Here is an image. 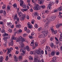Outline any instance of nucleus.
Wrapping results in <instances>:
<instances>
[{
  "label": "nucleus",
  "instance_id": "19",
  "mask_svg": "<svg viewBox=\"0 0 62 62\" xmlns=\"http://www.w3.org/2000/svg\"><path fill=\"white\" fill-rule=\"evenodd\" d=\"M21 26H22V25H21V24H20L16 25V27L17 28H21Z\"/></svg>",
  "mask_w": 62,
  "mask_h": 62
},
{
  "label": "nucleus",
  "instance_id": "23",
  "mask_svg": "<svg viewBox=\"0 0 62 62\" xmlns=\"http://www.w3.org/2000/svg\"><path fill=\"white\" fill-rule=\"evenodd\" d=\"M14 43V42L13 41V40H11V43H10V45L11 46H13V44Z\"/></svg>",
  "mask_w": 62,
  "mask_h": 62
},
{
  "label": "nucleus",
  "instance_id": "5",
  "mask_svg": "<svg viewBox=\"0 0 62 62\" xmlns=\"http://www.w3.org/2000/svg\"><path fill=\"white\" fill-rule=\"evenodd\" d=\"M17 21H19V20H20V18H18V16H17V15H16L15 16L13 20L14 21H15L16 20Z\"/></svg>",
  "mask_w": 62,
  "mask_h": 62
},
{
  "label": "nucleus",
  "instance_id": "24",
  "mask_svg": "<svg viewBox=\"0 0 62 62\" xmlns=\"http://www.w3.org/2000/svg\"><path fill=\"white\" fill-rule=\"evenodd\" d=\"M18 58L19 61H21V60H22V59L23 58V57L22 56H19Z\"/></svg>",
  "mask_w": 62,
  "mask_h": 62
},
{
  "label": "nucleus",
  "instance_id": "46",
  "mask_svg": "<svg viewBox=\"0 0 62 62\" xmlns=\"http://www.w3.org/2000/svg\"><path fill=\"white\" fill-rule=\"evenodd\" d=\"M22 7L23 8H26V5L25 4H24L23 5Z\"/></svg>",
  "mask_w": 62,
  "mask_h": 62
},
{
  "label": "nucleus",
  "instance_id": "28",
  "mask_svg": "<svg viewBox=\"0 0 62 62\" xmlns=\"http://www.w3.org/2000/svg\"><path fill=\"white\" fill-rule=\"evenodd\" d=\"M22 46L20 45L19 46V48H23V47L24 46V44H23V45H21Z\"/></svg>",
  "mask_w": 62,
  "mask_h": 62
},
{
  "label": "nucleus",
  "instance_id": "44",
  "mask_svg": "<svg viewBox=\"0 0 62 62\" xmlns=\"http://www.w3.org/2000/svg\"><path fill=\"white\" fill-rule=\"evenodd\" d=\"M50 45L52 48H53V47H54V44L53 43H51L50 44Z\"/></svg>",
  "mask_w": 62,
  "mask_h": 62
},
{
  "label": "nucleus",
  "instance_id": "17",
  "mask_svg": "<svg viewBox=\"0 0 62 62\" xmlns=\"http://www.w3.org/2000/svg\"><path fill=\"white\" fill-rule=\"evenodd\" d=\"M30 54H34V55H36V51H31L30 52Z\"/></svg>",
  "mask_w": 62,
  "mask_h": 62
},
{
  "label": "nucleus",
  "instance_id": "11",
  "mask_svg": "<svg viewBox=\"0 0 62 62\" xmlns=\"http://www.w3.org/2000/svg\"><path fill=\"white\" fill-rule=\"evenodd\" d=\"M41 14H42V17L43 18H46V15L45 14V13L44 12H42L41 13Z\"/></svg>",
  "mask_w": 62,
  "mask_h": 62
},
{
  "label": "nucleus",
  "instance_id": "39",
  "mask_svg": "<svg viewBox=\"0 0 62 62\" xmlns=\"http://www.w3.org/2000/svg\"><path fill=\"white\" fill-rule=\"evenodd\" d=\"M21 32H22V30L21 29L17 31L18 33V34H20V33H21Z\"/></svg>",
  "mask_w": 62,
  "mask_h": 62
},
{
  "label": "nucleus",
  "instance_id": "48",
  "mask_svg": "<svg viewBox=\"0 0 62 62\" xmlns=\"http://www.w3.org/2000/svg\"><path fill=\"white\" fill-rule=\"evenodd\" d=\"M26 32L27 33H29L30 32V30L28 29H27V30L26 31Z\"/></svg>",
  "mask_w": 62,
  "mask_h": 62
},
{
  "label": "nucleus",
  "instance_id": "34",
  "mask_svg": "<svg viewBox=\"0 0 62 62\" xmlns=\"http://www.w3.org/2000/svg\"><path fill=\"white\" fill-rule=\"evenodd\" d=\"M22 52V53H23H23H21V55H24V54H25V51H24V50H23V51Z\"/></svg>",
  "mask_w": 62,
  "mask_h": 62
},
{
  "label": "nucleus",
  "instance_id": "25",
  "mask_svg": "<svg viewBox=\"0 0 62 62\" xmlns=\"http://www.w3.org/2000/svg\"><path fill=\"white\" fill-rule=\"evenodd\" d=\"M21 10L23 12H24V11H27V9L26 8L25 9H21Z\"/></svg>",
  "mask_w": 62,
  "mask_h": 62
},
{
  "label": "nucleus",
  "instance_id": "26",
  "mask_svg": "<svg viewBox=\"0 0 62 62\" xmlns=\"http://www.w3.org/2000/svg\"><path fill=\"white\" fill-rule=\"evenodd\" d=\"M55 54H56V55H59V52L58 51H56L55 52Z\"/></svg>",
  "mask_w": 62,
  "mask_h": 62
},
{
  "label": "nucleus",
  "instance_id": "49",
  "mask_svg": "<svg viewBox=\"0 0 62 62\" xmlns=\"http://www.w3.org/2000/svg\"><path fill=\"white\" fill-rule=\"evenodd\" d=\"M10 8V6L9 5L7 7V9L8 10H9Z\"/></svg>",
  "mask_w": 62,
  "mask_h": 62
},
{
  "label": "nucleus",
  "instance_id": "9",
  "mask_svg": "<svg viewBox=\"0 0 62 62\" xmlns=\"http://www.w3.org/2000/svg\"><path fill=\"white\" fill-rule=\"evenodd\" d=\"M28 27H29L30 28H32V27L33 26L32 25H31V23L30 22H28L27 23Z\"/></svg>",
  "mask_w": 62,
  "mask_h": 62
},
{
  "label": "nucleus",
  "instance_id": "38",
  "mask_svg": "<svg viewBox=\"0 0 62 62\" xmlns=\"http://www.w3.org/2000/svg\"><path fill=\"white\" fill-rule=\"evenodd\" d=\"M51 30L52 33L54 34V29H53V28H52L51 29Z\"/></svg>",
  "mask_w": 62,
  "mask_h": 62
},
{
  "label": "nucleus",
  "instance_id": "41",
  "mask_svg": "<svg viewBox=\"0 0 62 62\" xmlns=\"http://www.w3.org/2000/svg\"><path fill=\"white\" fill-rule=\"evenodd\" d=\"M14 60L15 61H16V62H17V61H18V57H16V58L14 59Z\"/></svg>",
  "mask_w": 62,
  "mask_h": 62
},
{
  "label": "nucleus",
  "instance_id": "40",
  "mask_svg": "<svg viewBox=\"0 0 62 62\" xmlns=\"http://www.w3.org/2000/svg\"><path fill=\"white\" fill-rule=\"evenodd\" d=\"M34 27L35 28H38V25L37 24H35L34 25Z\"/></svg>",
  "mask_w": 62,
  "mask_h": 62
},
{
  "label": "nucleus",
  "instance_id": "36",
  "mask_svg": "<svg viewBox=\"0 0 62 62\" xmlns=\"http://www.w3.org/2000/svg\"><path fill=\"white\" fill-rule=\"evenodd\" d=\"M13 7H15H15L16 8H17V4H16V3H15L13 5Z\"/></svg>",
  "mask_w": 62,
  "mask_h": 62
},
{
  "label": "nucleus",
  "instance_id": "61",
  "mask_svg": "<svg viewBox=\"0 0 62 62\" xmlns=\"http://www.w3.org/2000/svg\"><path fill=\"white\" fill-rule=\"evenodd\" d=\"M23 36L24 37H25L27 36V34H23Z\"/></svg>",
  "mask_w": 62,
  "mask_h": 62
},
{
  "label": "nucleus",
  "instance_id": "1",
  "mask_svg": "<svg viewBox=\"0 0 62 62\" xmlns=\"http://www.w3.org/2000/svg\"><path fill=\"white\" fill-rule=\"evenodd\" d=\"M54 17H49L48 18H47V20L48 21H47L48 22H47L46 24H49V21H54Z\"/></svg>",
  "mask_w": 62,
  "mask_h": 62
},
{
  "label": "nucleus",
  "instance_id": "63",
  "mask_svg": "<svg viewBox=\"0 0 62 62\" xmlns=\"http://www.w3.org/2000/svg\"><path fill=\"white\" fill-rule=\"evenodd\" d=\"M8 31L10 33H11L12 32V30L11 29H9Z\"/></svg>",
  "mask_w": 62,
  "mask_h": 62
},
{
  "label": "nucleus",
  "instance_id": "43",
  "mask_svg": "<svg viewBox=\"0 0 62 62\" xmlns=\"http://www.w3.org/2000/svg\"><path fill=\"white\" fill-rule=\"evenodd\" d=\"M42 30V29L41 27H40L38 29V31H41Z\"/></svg>",
  "mask_w": 62,
  "mask_h": 62
},
{
  "label": "nucleus",
  "instance_id": "45",
  "mask_svg": "<svg viewBox=\"0 0 62 62\" xmlns=\"http://www.w3.org/2000/svg\"><path fill=\"white\" fill-rule=\"evenodd\" d=\"M53 40H54V38L53 37H51L50 38V40L52 41Z\"/></svg>",
  "mask_w": 62,
  "mask_h": 62
},
{
  "label": "nucleus",
  "instance_id": "12",
  "mask_svg": "<svg viewBox=\"0 0 62 62\" xmlns=\"http://www.w3.org/2000/svg\"><path fill=\"white\" fill-rule=\"evenodd\" d=\"M42 33L45 36H46L48 34V31L47 30H45L43 31Z\"/></svg>",
  "mask_w": 62,
  "mask_h": 62
},
{
  "label": "nucleus",
  "instance_id": "59",
  "mask_svg": "<svg viewBox=\"0 0 62 62\" xmlns=\"http://www.w3.org/2000/svg\"><path fill=\"white\" fill-rule=\"evenodd\" d=\"M5 8H6V6L5 5H4L2 7V8L3 9H4Z\"/></svg>",
  "mask_w": 62,
  "mask_h": 62
},
{
  "label": "nucleus",
  "instance_id": "33",
  "mask_svg": "<svg viewBox=\"0 0 62 62\" xmlns=\"http://www.w3.org/2000/svg\"><path fill=\"white\" fill-rule=\"evenodd\" d=\"M51 6L48 5V6L47 7V9H51Z\"/></svg>",
  "mask_w": 62,
  "mask_h": 62
},
{
  "label": "nucleus",
  "instance_id": "16",
  "mask_svg": "<svg viewBox=\"0 0 62 62\" xmlns=\"http://www.w3.org/2000/svg\"><path fill=\"white\" fill-rule=\"evenodd\" d=\"M34 40H31V43L30 44V45L31 46H33L34 45Z\"/></svg>",
  "mask_w": 62,
  "mask_h": 62
},
{
  "label": "nucleus",
  "instance_id": "22",
  "mask_svg": "<svg viewBox=\"0 0 62 62\" xmlns=\"http://www.w3.org/2000/svg\"><path fill=\"white\" fill-rule=\"evenodd\" d=\"M51 55L52 56L54 55V51H53L51 53Z\"/></svg>",
  "mask_w": 62,
  "mask_h": 62
},
{
  "label": "nucleus",
  "instance_id": "54",
  "mask_svg": "<svg viewBox=\"0 0 62 62\" xmlns=\"http://www.w3.org/2000/svg\"><path fill=\"white\" fill-rule=\"evenodd\" d=\"M37 17V19H38V20H40V18H41L39 16H38Z\"/></svg>",
  "mask_w": 62,
  "mask_h": 62
},
{
  "label": "nucleus",
  "instance_id": "13",
  "mask_svg": "<svg viewBox=\"0 0 62 62\" xmlns=\"http://www.w3.org/2000/svg\"><path fill=\"white\" fill-rule=\"evenodd\" d=\"M39 38H45V35L43 34H41L40 35L39 37Z\"/></svg>",
  "mask_w": 62,
  "mask_h": 62
},
{
  "label": "nucleus",
  "instance_id": "4",
  "mask_svg": "<svg viewBox=\"0 0 62 62\" xmlns=\"http://www.w3.org/2000/svg\"><path fill=\"white\" fill-rule=\"evenodd\" d=\"M25 41L24 38H22L21 39V40H20V41L19 42V44L20 45H23V44H24L23 43V41Z\"/></svg>",
  "mask_w": 62,
  "mask_h": 62
},
{
  "label": "nucleus",
  "instance_id": "3",
  "mask_svg": "<svg viewBox=\"0 0 62 62\" xmlns=\"http://www.w3.org/2000/svg\"><path fill=\"white\" fill-rule=\"evenodd\" d=\"M36 52V55L37 56H38L39 54H41V52H40V51L39 50H36L35 51ZM36 53L37 54H36Z\"/></svg>",
  "mask_w": 62,
  "mask_h": 62
},
{
  "label": "nucleus",
  "instance_id": "37",
  "mask_svg": "<svg viewBox=\"0 0 62 62\" xmlns=\"http://www.w3.org/2000/svg\"><path fill=\"white\" fill-rule=\"evenodd\" d=\"M7 24L8 26H10L12 25V24L10 23H7Z\"/></svg>",
  "mask_w": 62,
  "mask_h": 62
},
{
  "label": "nucleus",
  "instance_id": "35",
  "mask_svg": "<svg viewBox=\"0 0 62 62\" xmlns=\"http://www.w3.org/2000/svg\"><path fill=\"white\" fill-rule=\"evenodd\" d=\"M22 17H23L24 18H26V14H23L22 16Z\"/></svg>",
  "mask_w": 62,
  "mask_h": 62
},
{
  "label": "nucleus",
  "instance_id": "10",
  "mask_svg": "<svg viewBox=\"0 0 62 62\" xmlns=\"http://www.w3.org/2000/svg\"><path fill=\"white\" fill-rule=\"evenodd\" d=\"M38 3L39 4H42L44 2V0H38Z\"/></svg>",
  "mask_w": 62,
  "mask_h": 62
},
{
  "label": "nucleus",
  "instance_id": "52",
  "mask_svg": "<svg viewBox=\"0 0 62 62\" xmlns=\"http://www.w3.org/2000/svg\"><path fill=\"white\" fill-rule=\"evenodd\" d=\"M16 39V38H15L14 37H13L11 38V39H12V40H15Z\"/></svg>",
  "mask_w": 62,
  "mask_h": 62
},
{
  "label": "nucleus",
  "instance_id": "60",
  "mask_svg": "<svg viewBox=\"0 0 62 62\" xmlns=\"http://www.w3.org/2000/svg\"><path fill=\"white\" fill-rule=\"evenodd\" d=\"M59 26H60L58 24H57L56 25V28H58V27H59Z\"/></svg>",
  "mask_w": 62,
  "mask_h": 62
},
{
  "label": "nucleus",
  "instance_id": "47",
  "mask_svg": "<svg viewBox=\"0 0 62 62\" xmlns=\"http://www.w3.org/2000/svg\"><path fill=\"white\" fill-rule=\"evenodd\" d=\"M59 2V1L58 0H56L55 1V4H57Z\"/></svg>",
  "mask_w": 62,
  "mask_h": 62
},
{
  "label": "nucleus",
  "instance_id": "7",
  "mask_svg": "<svg viewBox=\"0 0 62 62\" xmlns=\"http://www.w3.org/2000/svg\"><path fill=\"white\" fill-rule=\"evenodd\" d=\"M23 38L22 37V36H20L18 38H16V41L17 42H19L21 40V39H22Z\"/></svg>",
  "mask_w": 62,
  "mask_h": 62
},
{
  "label": "nucleus",
  "instance_id": "55",
  "mask_svg": "<svg viewBox=\"0 0 62 62\" xmlns=\"http://www.w3.org/2000/svg\"><path fill=\"white\" fill-rule=\"evenodd\" d=\"M29 38L31 39H33V37H32V36H29Z\"/></svg>",
  "mask_w": 62,
  "mask_h": 62
},
{
  "label": "nucleus",
  "instance_id": "32",
  "mask_svg": "<svg viewBox=\"0 0 62 62\" xmlns=\"http://www.w3.org/2000/svg\"><path fill=\"white\" fill-rule=\"evenodd\" d=\"M29 59L30 60H33V57H32V56H29Z\"/></svg>",
  "mask_w": 62,
  "mask_h": 62
},
{
  "label": "nucleus",
  "instance_id": "15",
  "mask_svg": "<svg viewBox=\"0 0 62 62\" xmlns=\"http://www.w3.org/2000/svg\"><path fill=\"white\" fill-rule=\"evenodd\" d=\"M46 50H47V51L48 52H51V49L50 47L47 46H46Z\"/></svg>",
  "mask_w": 62,
  "mask_h": 62
},
{
  "label": "nucleus",
  "instance_id": "21",
  "mask_svg": "<svg viewBox=\"0 0 62 62\" xmlns=\"http://www.w3.org/2000/svg\"><path fill=\"white\" fill-rule=\"evenodd\" d=\"M24 48H25L27 50V51H29V46H27L26 47V48L25 47H24Z\"/></svg>",
  "mask_w": 62,
  "mask_h": 62
},
{
  "label": "nucleus",
  "instance_id": "56",
  "mask_svg": "<svg viewBox=\"0 0 62 62\" xmlns=\"http://www.w3.org/2000/svg\"><path fill=\"white\" fill-rule=\"evenodd\" d=\"M35 46L36 47L38 46V43L37 42H35Z\"/></svg>",
  "mask_w": 62,
  "mask_h": 62
},
{
  "label": "nucleus",
  "instance_id": "27",
  "mask_svg": "<svg viewBox=\"0 0 62 62\" xmlns=\"http://www.w3.org/2000/svg\"><path fill=\"white\" fill-rule=\"evenodd\" d=\"M58 10L59 11H61L62 10V6H61L58 9Z\"/></svg>",
  "mask_w": 62,
  "mask_h": 62
},
{
  "label": "nucleus",
  "instance_id": "58",
  "mask_svg": "<svg viewBox=\"0 0 62 62\" xmlns=\"http://www.w3.org/2000/svg\"><path fill=\"white\" fill-rule=\"evenodd\" d=\"M9 50H10V52H11V51H12V50H13V48L11 47L10 48Z\"/></svg>",
  "mask_w": 62,
  "mask_h": 62
},
{
  "label": "nucleus",
  "instance_id": "53",
  "mask_svg": "<svg viewBox=\"0 0 62 62\" xmlns=\"http://www.w3.org/2000/svg\"><path fill=\"white\" fill-rule=\"evenodd\" d=\"M6 58L5 59L6 61H8V56H6Z\"/></svg>",
  "mask_w": 62,
  "mask_h": 62
},
{
  "label": "nucleus",
  "instance_id": "29",
  "mask_svg": "<svg viewBox=\"0 0 62 62\" xmlns=\"http://www.w3.org/2000/svg\"><path fill=\"white\" fill-rule=\"evenodd\" d=\"M9 39V38H8L6 37H4L3 38V40L4 41H5V40H7V39Z\"/></svg>",
  "mask_w": 62,
  "mask_h": 62
},
{
  "label": "nucleus",
  "instance_id": "50",
  "mask_svg": "<svg viewBox=\"0 0 62 62\" xmlns=\"http://www.w3.org/2000/svg\"><path fill=\"white\" fill-rule=\"evenodd\" d=\"M5 31L4 29H2L1 31V32L2 33H5Z\"/></svg>",
  "mask_w": 62,
  "mask_h": 62
},
{
  "label": "nucleus",
  "instance_id": "42",
  "mask_svg": "<svg viewBox=\"0 0 62 62\" xmlns=\"http://www.w3.org/2000/svg\"><path fill=\"white\" fill-rule=\"evenodd\" d=\"M25 18L23 17H21L20 19V20L21 21H23V20H24Z\"/></svg>",
  "mask_w": 62,
  "mask_h": 62
},
{
  "label": "nucleus",
  "instance_id": "20",
  "mask_svg": "<svg viewBox=\"0 0 62 62\" xmlns=\"http://www.w3.org/2000/svg\"><path fill=\"white\" fill-rule=\"evenodd\" d=\"M18 16L20 17H21V16H22V15L23 14H22V13L21 12H18Z\"/></svg>",
  "mask_w": 62,
  "mask_h": 62
},
{
  "label": "nucleus",
  "instance_id": "62",
  "mask_svg": "<svg viewBox=\"0 0 62 62\" xmlns=\"http://www.w3.org/2000/svg\"><path fill=\"white\" fill-rule=\"evenodd\" d=\"M35 34V33L34 32H32V33L31 34V36H34Z\"/></svg>",
  "mask_w": 62,
  "mask_h": 62
},
{
  "label": "nucleus",
  "instance_id": "8",
  "mask_svg": "<svg viewBox=\"0 0 62 62\" xmlns=\"http://www.w3.org/2000/svg\"><path fill=\"white\" fill-rule=\"evenodd\" d=\"M38 56H35L34 62H37V61H38Z\"/></svg>",
  "mask_w": 62,
  "mask_h": 62
},
{
  "label": "nucleus",
  "instance_id": "51",
  "mask_svg": "<svg viewBox=\"0 0 62 62\" xmlns=\"http://www.w3.org/2000/svg\"><path fill=\"white\" fill-rule=\"evenodd\" d=\"M34 22H35V20H32L31 21V23L32 24H34Z\"/></svg>",
  "mask_w": 62,
  "mask_h": 62
},
{
  "label": "nucleus",
  "instance_id": "2",
  "mask_svg": "<svg viewBox=\"0 0 62 62\" xmlns=\"http://www.w3.org/2000/svg\"><path fill=\"white\" fill-rule=\"evenodd\" d=\"M34 9H36V10H39V9H40V6L38 4H37L35 5V6L34 8Z\"/></svg>",
  "mask_w": 62,
  "mask_h": 62
},
{
  "label": "nucleus",
  "instance_id": "30",
  "mask_svg": "<svg viewBox=\"0 0 62 62\" xmlns=\"http://www.w3.org/2000/svg\"><path fill=\"white\" fill-rule=\"evenodd\" d=\"M2 13L5 16L6 15V12L5 10H3L2 12Z\"/></svg>",
  "mask_w": 62,
  "mask_h": 62
},
{
  "label": "nucleus",
  "instance_id": "18",
  "mask_svg": "<svg viewBox=\"0 0 62 62\" xmlns=\"http://www.w3.org/2000/svg\"><path fill=\"white\" fill-rule=\"evenodd\" d=\"M54 4V3L53 2V1H51L49 3V6H52V5H53Z\"/></svg>",
  "mask_w": 62,
  "mask_h": 62
},
{
  "label": "nucleus",
  "instance_id": "6",
  "mask_svg": "<svg viewBox=\"0 0 62 62\" xmlns=\"http://www.w3.org/2000/svg\"><path fill=\"white\" fill-rule=\"evenodd\" d=\"M3 37H4L6 38H9V39H10V35H8V34L7 33L3 34Z\"/></svg>",
  "mask_w": 62,
  "mask_h": 62
},
{
  "label": "nucleus",
  "instance_id": "57",
  "mask_svg": "<svg viewBox=\"0 0 62 62\" xmlns=\"http://www.w3.org/2000/svg\"><path fill=\"white\" fill-rule=\"evenodd\" d=\"M52 62H54V57H53L52 58Z\"/></svg>",
  "mask_w": 62,
  "mask_h": 62
},
{
  "label": "nucleus",
  "instance_id": "14",
  "mask_svg": "<svg viewBox=\"0 0 62 62\" xmlns=\"http://www.w3.org/2000/svg\"><path fill=\"white\" fill-rule=\"evenodd\" d=\"M38 16V13L35 12L34 14H32V16L33 17H36Z\"/></svg>",
  "mask_w": 62,
  "mask_h": 62
},
{
  "label": "nucleus",
  "instance_id": "64",
  "mask_svg": "<svg viewBox=\"0 0 62 62\" xmlns=\"http://www.w3.org/2000/svg\"><path fill=\"white\" fill-rule=\"evenodd\" d=\"M60 41H62V37H60L59 38Z\"/></svg>",
  "mask_w": 62,
  "mask_h": 62
},
{
  "label": "nucleus",
  "instance_id": "31",
  "mask_svg": "<svg viewBox=\"0 0 62 62\" xmlns=\"http://www.w3.org/2000/svg\"><path fill=\"white\" fill-rule=\"evenodd\" d=\"M3 57H0V62H2L3 61Z\"/></svg>",
  "mask_w": 62,
  "mask_h": 62
}]
</instances>
